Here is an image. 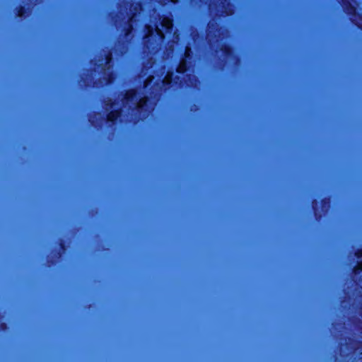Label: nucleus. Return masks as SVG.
I'll use <instances>...</instances> for the list:
<instances>
[{
	"label": "nucleus",
	"mask_w": 362,
	"mask_h": 362,
	"mask_svg": "<svg viewBox=\"0 0 362 362\" xmlns=\"http://www.w3.org/2000/svg\"><path fill=\"white\" fill-rule=\"evenodd\" d=\"M132 115L129 122L136 125L140 122L146 120L153 110L148 95L141 97L134 106L129 107Z\"/></svg>",
	"instance_id": "f257e3e1"
},
{
	"label": "nucleus",
	"mask_w": 362,
	"mask_h": 362,
	"mask_svg": "<svg viewBox=\"0 0 362 362\" xmlns=\"http://www.w3.org/2000/svg\"><path fill=\"white\" fill-rule=\"evenodd\" d=\"M163 91L167 92L173 88H182L184 86L185 81L180 76L175 75L173 70H168L166 74L161 81Z\"/></svg>",
	"instance_id": "f03ea898"
},
{
	"label": "nucleus",
	"mask_w": 362,
	"mask_h": 362,
	"mask_svg": "<svg viewBox=\"0 0 362 362\" xmlns=\"http://www.w3.org/2000/svg\"><path fill=\"white\" fill-rule=\"evenodd\" d=\"M331 203L332 199L330 196L323 197L320 201L322 210L320 211L317 200L314 199L312 201V206L314 211V216L316 221H321L323 216L329 212Z\"/></svg>",
	"instance_id": "7ed1b4c3"
},
{
	"label": "nucleus",
	"mask_w": 362,
	"mask_h": 362,
	"mask_svg": "<svg viewBox=\"0 0 362 362\" xmlns=\"http://www.w3.org/2000/svg\"><path fill=\"white\" fill-rule=\"evenodd\" d=\"M220 50L225 57L223 65H225L230 60L234 62L233 64H238L240 62V58L235 53V49L230 44L222 43L220 46Z\"/></svg>",
	"instance_id": "20e7f679"
},
{
	"label": "nucleus",
	"mask_w": 362,
	"mask_h": 362,
	"mask_svg": "<svg viewBox=\"0 0 362 362\" xmlns=\"http://www.w3.org/2000/svg\"><path fill=\"white\" fill-rule=\"evenodd\" d=\"M344 12L349 17L351 23L362 31V13L358 11L356 6L353 4Z\"/></svg>",
	"instance_id": "39448f33"
},
{
	"label": "nucleus",
	"mask_w": 362,
	"mask_h": 362,
	"mask_svg": "<svg viewBox=\"0 0 362 362\" xmlns=\"http://www.w3.org/2000/svg\"><path fill=\"white\" fill-rule=\"evenodd\" d=\"M221 13L223 17H229L234 15L235 6L231 0H220Z\"/></svg>",
	"instance_id": "423d86ee"
},
{
	"label": "nucleus",
	"mask_w": 362,
	"mask_h": 362,
	"mask_svg": "<svg viewBox=\"0 0 362 362\" xmlns=\"http://www.w3.org/2000/svg\"><path fill=\"white\" fill-rule=\"evenodd\" d=\"M122 110L121 107L112 110L106 114L105 120L110 126L116 125L119 122V118L122 116Z\"/></svg>",
	"instance_id": "0eeeda50"
},
{
	"label": "nucleus",
	"mask_w": 362,
	"mask_h": 362,
	"mask_svg": "<svg viewBox=\"0 0 362 362\" xmlns=\"http://www.w3.org/2000/svg\"><path fill=\"white\" fill-rule=\"evenodd\" d=\"M157 28L151 24H146L144 25V35L143 36V42L146 45H151L153 43V36Z\"/></svg>",
	"instance_id": "6e6552de"
},
{
	"label": "nucleus",
	"mask_w": 362,
	"mask_h": 362,
	"mask_svg": "<svg viewBox=\"0 0 362 362\" xmlns=\"http://www.w3.org/2000/svg\"><path fill=\"white\" fill-rule=\"evenodd\" d=\"M139 91L135 88L126 90L122 96V103L124 105L132 103L138 99Z\"/></svg>",
	"instance_id": "1a4fd4ad"
},
{
	"label": "nucleus",
	"mask_w": 362,
	"mask_h": 362,
	"mask_svg": "<svg viewBox=\"0 0 362 362\" xmlns=\"http://www.w3.org/2000/svg\"><path fill=\"white\" fill-rule=\"evenodd\" d=\"M59 250L55 253L54 258H50L47 259V262L49 266H54L57 263L58 259L62 257V253L66 250V243L64 240L60 239L59 243Z\"/></svg>",
	"instance_id": "9d476101"
},
{
	"label": "nucleus",
	"mask_w": 362,
	"mask_h": 362,
	"mask_svg": "<svg viewBox=\"0 0 362 362\" xmlns=\"http://www.w3.org/2000/svg\"><path fill=\"white\" fill-rule=\"evenodd\" d=\"M192 66V61L180 59L175 71L179 74H185Z\"/></svg>",
	"instance_id": "9b49d317"
},
{
	"label": "nucleus",
	"mask_w": 362,
	"mask_h": 362,
	"mask_svg": "<svg viewBox=\"0 0 362 362\" xmlns=\"http://www.w3.org/2000/svg\"><path fill=\"white\" fill-rule=\"evenodd\" d=\"M31 9L25 5H19L15 8L16 17L20 19L26 18L30 14Z\"/></svg>",
	"instance_id": "f8f14e48"
},
{
	"label": "nucleus",
	"mask_w": 362,
	"mask_h": 362,
	"mask_svg": "<svg viewBox=\"0 0 362 362\" xmlns=\"http://www.w3.org/2000/svg\"><path fill=\"white\" fill-rule=\"evenodd\" d=\"M160 24L166 32H171L173 29V20L169 16L163 15Z\"/></svg>",
	"instance_id": "ddd939ff"
},
{
	"label": "nucleus",
	"mask_w": 362,
	"mask_h": 362,
	"mask_svg": "<svg viewBox=\"0 0 362 362\" xmlns=\"http://www.w3.org/2000/svg\"><path fill=\"white\" fill-rule=\"evenodd\" d=\"M133 16L128 18L125 26L123 28V34L124 37H129L134 30V25L132 23Z\"/></svg>",
	"instance_id": "4468645a"
},
{
	"label": "nucleus",
	"mask_w": 362,
	"mask_h": 362,
	"mask_svg": "<svg viewBox=\"0 0 362 362\" xmlns=\"http://www.w3.org/2000/svg\"><path fill=\"white\" fill-rule=\"evenodd\" d=\"M192 58H193V53L192 51V48L190 46L187 45L185 47L184 52H183L182 55L181 56L180 59L192 61Z\"/></svg>",
	"instance_id": "2eb2a0df"
},
{
	"label": "nucleus",
	"mask_w": 362,
	"mask_h": 362,
	"mask_svg": "<svg viewBox=\"0 0 362 362\" xmlns=\"http://www.w3.org/2000/svg\"><path fill=\"white\" fill-rule=\"evenodd\" d=\"M354 275L357 276L362 273V260H358L352 269Z\"/></svg>",
	"instance_id": "dca6fc26"
},
{
	"label": "nucleus",
	"mask_w": 362,
	"mask_h": 362,
	"mask_svg": "<svg viewBox=\"0 0 362 362\" xmlns=\"http://www.w3.org/2000/svg\"><path fill=\"white\" fill-rule=\"evenodd\" d=\"M115 79V74L113 71L109 72L105 77V83L107 85L112 84Z\"/></svg>",
	"instance_id": "f3484780"
},
{
	"label": "nucleus",
	"mask_w": 362,
	"mask_h": 362,
	"mask_svg": "<svg viewBox=\"0 0 362 362\" xmlns=\"http://www.w3.org/2000/svg\"><path fill=\"white\" fill-rule=\"evenodd\" d=\"M115 104L116 103L115 100L112 98H108L107 100L104 102L105 110L107 111L108 109L113 107L115 105Z\"/></svg>",
	"instance_id": "a211bd4d"
},
{
	"label": "nucleus",
	"mask_w": 362,
	"mask_h": 362,
	"mask_svg": "<svg viewBox=\"0 0 362 362\" xmlns=\"http://www.w3.org/2000/svg\"><path fill=\"white\" fill-rule=\"evenodd\" d=\"M341 5L342 6L343 11H345L346 8L353 5L350 0H340Z\"/></svg>",
	"instance_id": "6ab92c4d"
},
{
	"label": "nucleus",
	"mask_w": 362,
	"mask_h": 362,
	"mask_svg": "<svg viewBox=\"0 0 362 362\" xmlns=\"http://www.w3.org/2000/svg\"><path fill=\"white\" fill-rule=\"evenodd\" d=\"M341 5L342 6L343 11H345L346 8L353 5L350 0H340Z\"/></svg>",
	"instance_id": "aec40b11"
},
{
	"label": "nucleus",
	"mask_w": 362,
	"mask_h": 362,
	"mask_svg": "<svg viewBox=\"0 0 362 362\" xmlns=\"http://www.w3.org/2000/svg\"><path fill=\"white\" fill-rule=\"evenodd\" d=\"M105 64H110L111 62L112 59V52L111 49L107 51V53H105Z\"/></svg>",
	"instance_id": "412c9836"
},
{
	"label": "nucleus",
	"mask_w": 362,
	"mask_h": 362,
	"mask_svg": "<svg viewBox=\"0 0 362 362\" xmlns=\"http://www.w3.org/2000/svg\"><path fill=\"white\" fill-rule=\"evenodd\" d=\"M179 1V0H160V4L163 6H165L166 5L168 2L169 3H171L173 4H177Z\"/></svg>",
	"instance_id": "4be33fe9"
},
{
	"label": "nucleus",
	"mask_w": 362,
	"mask_h": 362,
	"mask_svg": "<svg viewBox=\"0 0 362 362\" xmlns=\"http://www.w3.org/2000/svg\"><path fill=\"white\" fill-rule=\"evenodd\" d=\"M354 255L355 257L357 258V259H361L362 258V248H358L355 252H354Z\"/></svg>",
	"instance_id": "5701e85b"
},
{
	"label": "nucleus",
	"mask_w": 362,
	"mask_h": 362,
	"mask_svg": "<svg viewBox=\"0 0 362 362\" xmlns=\"http://www.w3.org/2000/svg\"><path fill=\"white\" fill-rule=\"evenodd\" d=\"M8 326L7 323H6V322L0 323V330L1 331L6 332V330H8Z\"/></svg>",
	"instance_id": "b1692460"
},
{
	"label": "nucleus",
	"mask_w": 362,
	"mask_h": 362,
	"mask_svg": "<svg viewBox=\"0 0 362 362\" xmlns=\"http://www.w3.org/2000/svg\"><path fill=\"white\" fill-rule=\"evenodd\" d=\"M208 27H209V28H212V29H214L215 30H217V28H216L217 27V24L215 22H213V23L209 22L208 23Z\"/></svg>",
	"instance_id": "393cba45"
},
{
	"label": "nucleus",
	"mask_w": 362,
	"mask_h": 362,
	"mask_svg": "<svg viewBox=\"0 0 362 362\" xmlns=\"http://www.w3.org/2000/svg\"><path fill=\"white\" fill-rule=\"evenodd\" d=\"M187 77L189 81H191V80L195 78V77L194 76H192V74H187Z\"/></svg>",
	"instance_id": "a878e982"
},
{
	"label": "nucleus",
	"mask_w": 362,
	"mask_h": 362,
	"mask_svg": "<svg viewBox=\"0 0 362 362\" xmlns=\"http://www.w3.org/2000/svg\"><path fill=\"white\" fill-rule=\"evenodd\" d=\"M358 344L360 346H361V345H362V341H358Z\"/></svg>",
	"instance_id": "bb28decb"
},
{
	"label": "nucleus",
	"mask_w": 362,
	"mask_h": 362,
	"mask_svg": "<svg viewBox=\"0 0 362 362\" xmlns=\"http://www.w3.org/2000/svg\"><path fill=\"white\" fill-rule=\"evenodd\" d=\"M136 6H141L140 2H137V3H136Z\"/></svg>",
	"instance_id": "cd10ccee"
},
{
	"label": "nucleus",
	"mask_w": 362,
	"mask_h": 362,
	"mask_svg": "<svg viewBox=\"0 0 362 362\" xmlns=\"http://www.w3.org/2000/svg\"><path fill=\"white\" fill-rule=\"evenodd\" d=\"M339 346H340V348H341V346H344V344H342V343H341V344H339Z\"/></svg>",
	"instance_id": "c85d7f7f"
},
{
	"label": "nucleus",
	"mask_w": 362,
	"mask_h": 362,
	"mask_svg": "<svg viewBox=\"0 0 362 362\" xmlns=\"http://www.w3.org/2000/svg\"><path fill=\"white\" fill-rule=\"evenodd\" d=\"M360 354H362V351H360Z\"/></svg>",
	"instance_id": "c756f323"
},
{
	"label": "nucleus",
	"mask_w": 362,
	"mask_h": 362,
	"mask_svg": "<svg viewBox=\"0 0 362 362\" xmlns=\"http://www.w3.org/2000/svg\"><path fill=\"white\" fill-rule=\"evenodd\" d=\"M353 1H355V0H352Z\"/></svg>",
	"instance_id": "7c9ffc66"
}]
</instances>
